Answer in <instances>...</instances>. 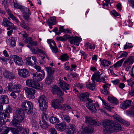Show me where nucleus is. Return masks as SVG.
I'll return each mask as SVG.
<instances>
[{"label":"nucleus","instance_id":"f257e3e1","mask_svg":"<svg viewBox=\"0 0 134 134\" xmlns=\"http://www.w3.org/2000/svg\"><path fill=\"white\" fill-rule=\"evenodd\" d=\"M103 125L104 127V132L105 134L114 131H121L122 130V128L120 124L116 122L113 123L112 121L109 120L104 121Z\"/></svg>","mask_w":134,"mask_h":134},{"label":"nucleus","instance_id":"f03ea898","mask_svg":"<svg viewBox=\"0 0 134 134\" xmlns=\"http://www.w3.org/2000/svg\"><path fill=\"white\" fill-rule=\"evenodd\" d=\"M25 117V115L23 110L18 108H16L15 113L12 120V123L14 126L18 127L20 123L24 122Z\"/></svg>","mask_w":134,"mask_h":134},{"label":"nucleus","instance_id":"7ed1b4c3","mask_svg":"<svg viewBox=\"0 0 134 134\" xmlns=\"http://www.w3.org/2000/svg\"><path fill=\"white\" fill-rule=\"evenodd\" d=\"M21 106L27 114H30L32 112L33 105L31 102L24 100L22 102Z\"/></svg>","mask_w":134,"mask_h":134},{"label":"nucleus","instance_id":"20e7f679","mask_svg":"<svg viewBox=\"0 0 134 134\" xmlns=\"http://www.w3.org/2000/svg\"><path fill=\"white\" fill-rule=\"evenodd\" d=\"M38 101L40 110L43 111H45L48 107L47 100L45 96H40L38 98Z\"/></svg>","mask_w":134,"mask_h":134},{"label":"nucleus","instance_id":"39448f33","mask_svg":"<svg viewBox=\"0 0 134 134\" xmlns=\"http://www.w3.org/2000/svg\"><path fill=\"white\" fill-rule=\"evenodd\" d=\"M33 79H28L26 81V85L28 86L37 89H42V87L40 86V84L36 82Z\"/></svg>","mask_w":134,"mask_h":134},{"label":"nucleus","instance_id":"423d86ee","mask_svg":"<svg viewBox=\"0 0 134 134\" xmlns=\"http://www.w3.org/2000/svg\"><path fill=\"white\" fill-rule=\"evenodd\" d=\"M89 102L86 103V105L87 108L92 112L95 113L97 111V108L99 107L98 104L96 103H93V100L91 99L88 100Z\"/></svg>","mask_w":134,"mask_h":134},{"label":"nucleus","instance_id":"0eeeda50","mask_svg":"<svg viewBox=\"0 0 134 134\" xmlns=\"http://www.w3.org/2000/svg\"><path fill=\"white\" fill-rule=\"evenodd\" d=\"M26 97L30 99H33L35 98L34 96L35 93V89L31 88L25 87L24 88Z\"/></svg>","mask_w":134,"mask_h":134},{"label":"nucleus","instance_id":"6e6552de","mask_svg":"<svg viewBox=\"0 0 134 134\" xmlns=\"http://www.w3.org/2000/svg\"><path fill=\"white\" fill-rule=\"evenodd\" d=\"M2 25L5 27H8L7 28V30H9L10 29L15 30L17 27L16 26L14 25L13 23H12L6 18L3 19Z\"/></svg>","mask_w":134,"mask_h":134},{"label":"nucleus","instance_id":"1a4fd4ad","mask_svg":"<svg viewBox=\"0 0 134 134\" xmlns=\"http://www.w3.org/2000/svg\"><path fill=\"white\" fill-rule=\"evenodd\" d=\"M36 75L35 74H33V78L35 81H40L43 79L44 77L45 73L43 70H41L38 74L37 72Z\"/></svg>","mask_w":134,"mask_h":134},{"label":"nucleus","instance_id":"9d476101","mask_svg":"<svg viewBox=\"0 0 134 134\" xmlns=\"http://www.w3.org/2000/svg\"><path fill=\"white\" fill-rule=\"evenodd\" d=\"M63 101V99L62 97H60L59 99L54 100L52 101L51 105L52 107L55 109H60L61 105L60 104Z\"/></svg>","mask_w":134,"mask_h":134},{"label":"nucleus","instance_id":"9b49d317","mask_svg":"<svg viewBox=\"0 0 134 134\" xmlns=\"http://www.w3.org/2000/svg\"><path fill=\"white\" fill-rule=\"evenodd\" d=\"M18 73L19 76L23 78H27L30 75L29 71L26 68L19 69Z\"/></svg>","mask_w":134,"mask_h":134},{"label":"nucleus","instance_id":"f8f14e48","mask_svg":"<svg viewBox=\"0 0 134 134\" xmlns=\"http://www.w3.org/2000/svg\"><path fill=\"white\" fill-rule=\"evenodd\" d=\"M27 47L29 48L33 53L35 54H41L43 55H45L46 56V58L48 59V57L47 55L46 52L41 49L37 48V50L35 49L34 47H30L29 46H27Z\"/></svg>","mask_w":134,"mask_h":134},{"label":"nucleus","instance_id":"ddd939ff","mask_svg":"<svg viewBox=\"0 0 134 134\" xmlns=\"http://www.w3.org/2000/svg\"><path fill=\"white\" fill-rule=\"evenodd\" d=\"M25 62L26 65H34L37 63L36 58L33 56L27 58Z\"/></svg>","mask_w":134,"mask_h":134},{"label":"nucleus","instance_id":"4468645a","mask_svg":"<svg viewBox=\"0 0 134 134\" xmlns=\"http://www.w3.org/2000/svg\"><path fill=\"white\" fill-rule=\"evenodd\" d=\"M51 91L53 95L57 94V95L62 96L64 94L60 88L57 85H54L52 88Z\"/></svg>","mask_w":134,"mask_h":134},{"label":"nucleus","instance_id":"2eb2a0df","mask_svg":"<svg viewBox=\"0 0 134 134\" xmlns=\"http://www.w3.org/2000/svg\"><path fill=\"white\" fill-rule=\"evenodd\" d=\"M82 39L77 36L71 37L69 40L70 43L75 45L79 46L80 42L82 41Z\"/></svg>","mask_w":134,"mask_h":134},{"label":"nucleus","instance_id":"dca6fc26","mask_svg":"<svg viewBox=\"0 0 134 134\" xmlns=\"http://www.w3.org/2000/svg\"><path fill=\"white\" fill-rule=\"evenodd\" d=\"M12 110V108L9 105H8L6 108L5 110L3 111H2L0 112V114L3 115L5 118L7 117L9 118L10 116L9 113H11Z\"/></svg>","mask_w":134,"mask_h":134},{"label":"nucleus","instance_id":"f3484780","mask_svg":"<svg viewBox=\"0 0 134 134\" xmlns=\"http://www.w3.org/2000/svg\"><path fill=\"white\" fill-rule=\"evenodd\" d=\"M85 122L89 124L94 125L95 126H98L100 124V123L99 122L95 121L90 116L86 117Z\"/></svg>","mask_w":134,"mask_h":134},{"label":"nucleus","instance_id":"a211bd4d","mask_svg":"<svg viewBox=\"0 0 134 134\" xmlns=\"http://www.w3.org/2000/svg\"><path fill=\"white\" fill-rule=\"evenodd\" d=\"M134 62V57L129 56L124 61L123 65L125 67H126L129 65H132Z\"/></svg>","mask_w":134,"mask_h":134},{"label":"nucleus","instance_id":"6ab92c4d","mask_svg":"<svg viewBox=\"0 0 134 134\" xmlns=\"http://www.w3.org/2000/svg\"><path fill=\"white\" fill-rule=\"evenodd\" d=\"M12 57L14 60L15 63L19 66L22 65L23 64L22 58L15 55H13Z\"/></svg>","mask_w":134,"mask_h":134},{"label":"nucleus","instance_id":"aec40b11","mask_svg":"<svg viewBox=\"0 0 134 134\" xmlns=\"http://www.w3.org/2000/svg\"><path fill=\"white\" fill-rule=\"evenodd\" d=\"M66 123L64 122L59 124H57L55 126V128L58 131H62L66 128Z\"/></svg>","mask_w":134,"mask_h":134},{"label":"nucleus","instance_id":"412c9836","mask_svg":"<svg viewBox=\"0 0 134 134\" xmlns=\"http://www.w3.org/2000/svg\"><path fill=\"white\" fill-rule=\"evenodd\" d=\"M58 85L63 90L65 89L68 90L70 87L69 85L68 84L61 80H59Z\"/></svg>","mask_w":134,"mask_h":134},{"label":"nucleus","instance_id":"4be33fe9","mask_svg":"<svg viewBox=\"0 0 134 134\" xmlns=\"http://www.w3.org/2000/svg\"><path fill=\"white\" fill-rule=\"evenodd\" d=\"M132 101L131 100H127L124 101L120 105L121 108L123 109H126L131 105Z\"/></svg>","mask_w":134,"mask_h":134},{"label":"nucleus","instance_id":"5701e85b","mask_svg":"<svg viewBox=\"0 0 134 134\" xmlns=\"http://www.w3.org/2000/svg\"><path fill=\"white\" fill-rule=\"evenodd\" d=\"M100 72L98 71L95 73L93 75L91 79L93 83H94L95 81L97 82H101V80L100 79Z\"/></svg>","mask_w":134,"mask_h":134},{"label":"nucleus","instance_id":"b1692460","mask_svg":"<svg viewBox=\"0 0 134 134\" xmlns=\"http://www.w3.org/2000/svg\"><path fill=\"white\" fill-rule=\"evenodd\" d=\"M4 77L8 79H12L14 78L15 76L13 74L8 71L5 70L3 73Z\"/></svg>","mask_w":134,"mask_h":134},{"label":"nucleus","instance_id":"393cba45","mask_svg":"<svg viewBox=\"0 0 134 134\" xmlns=\"http://www.w3.org/2000/svg\"><path fill=\"white\" fill-rule=\"evenodd\" d=\"M94 128L92 125H88L83 129L84 132L87 133H92L93 132Z\"/></svg>","mask_w":134,"mask_h":134},{"label":"nucleus","instance_id":"a878e982","mask_svg":"<svg viewBox=\"0 0 134 134\" xmlns=\"http://www.w3.org/2000/svg\"><path fill=\"white\" fill-rule=\"evenodd\" d=\"M110 86V84L107 83H106L105 85H103V87L104 90H101V93L106 95H108L109 93L108 89Z\"/></svg>","mask_w":134,"mask_h":134},{"label":"nucleus","instance_id":"bb28decb","mask_svg":"<svg viewBox=\"0 0 134 134\" xmlns=\"http://www.w3.org/2000/svg\"><path fill=\"white\" fill-rule=\"evenodd\" d=\"M59 115L60 117L67 122L69 123L70 122V118L68 115H64L62 112H60Z\"/></svg>","mask_w":134,"mask_h":134},{"label":"nucleus","instance_id":"cd10ccee","mask_svg":"<svg viewBox=\"0 0 134 134\" xmlns=\"http://www.w3.org/2000/svg\"><path fill=\"white\" fill-rule=\"evenodd\" d=\"M69 129L67 131L68 134H74L76 130V127L73 125L70 124L69 125Z\"/></svg>","mask_w":134,"mask_h":134},{"label":"nucleus","instance_id":"c85d7f7f","mask_svg":"<svg viewBox=\"0 0 134 134\" xmlns=\"http://www.w3.org/2000/svg\"><path fill=\"white\" fill-rule=\"evenodd\" d=\"M89 94V93L88 92L82 93L80 95V100L83 102L88 100Z\"/></svg>","mask_w":134,"mask_h":134},{"label":"nucleus","instance_id":"c756f323","mask_svg":"<svg viewBox=\"0 0 134 134\" xmlns=\"http://www.w3.org/2000/svg\"><path fill=\"white\" fill-rule=\"evenodd\" d=\"M7 12L9 16L12 19V20L14 21L17 23H19V20L16 19L15 17L13 15L9 10L8 9L7 10Z\"/></svg>","mask_w":134,"mask_h":134},{"label":"nucleus","instance_id":"7c9ffc66","mask_svg":"<svg viewBox=\"0 0 134 134\" xmlns=\"http://www.w3.org/2000/svg\"><path fill=\"white\" fill-rule=\"evenodd\" d=\"M20 10L25 15H27L28 16H29L30 15V13L29 9L24 6H22L21 7Z\"/></svg>","mask_w":134,"mask_h":134},{"label":"nucleus","instance_id":"2f4dec72","mask_svg":"<svg viewBox=\"0 0 134 134\" xmlns=\"http://www.w3.org/2000/svg\"><path fill=\"white\" fill-rule=\"evenodd\" d=\"M1 103L3 104H7L9 103V99L8 97L5 95L1 96L0 99Z\"/></svg>","mask_w":134,"mask_h":134},{"label":"nucleus","instance_id":"473e14b6","mask_svg":"<svg viewBox=\"0 0 134 134\" xmlns=\"http://www.w3.org/2000/svg\"><path fill=\"white\" fill-rule=\"evenodd\" d=\"M95 83V82H94V83L93 82L92 83L90 82H87L86 85L87 88L91 90H93L96 88V85Z\"/></svg>","mask_w":134,"mask_h":134},{"label":"nucleus","instance_id":"72a5a7b5","mask_svg":"<svg viewBox=\"0 0 134 134\" xmlns=\"http://www.w3.org/2000/svg\"><path fill=\"white\" fill-rule=\"evenodd\" d=\"M8 41L11 47H14L16 46L15 40L14 38L12 37H9Z\"/></svg>","mask_w":134,"mask_h":134},{"label":"nucleus","instance_id":"f704fd0d","mask_svg":"<svg viewBox=\"0 0 134 134\" xmlns=\"http://www.w3.org/2000/svg\"><path fill=\"white\" fill-rule=\"evenodd\" d=\"M108 100L109 102L114 104L116 105L118 103V100L114 97H108Z\"/></svg>","mask_w":134,"mask_h":134},{"label":"nucleus","instance_id":"c9c22d12","mask_svg":"<svg viewBox=\"0 0 134 134\" xmlns=\"http://www.w3.org/2000/svg\"><path fill=\"white\" fill-rule=\"evenodd\" d=\"M46 70L48 76H52L54 72V69L50 67H47L45 68Z\"/></svg>","mask_w":134,"mask_h":134},{"label":"nucleus","instance_id":"e433bc0d","mask_svg":"<svg viewBox=\"0 0 134 134\" xmlns=\"http://www.w3.org/2000/svg\"><path fill=\"white\" fill-rule=\"evenodd\" d=\"M56 18L55 16H53L49 19L47 23L49 26L54 25L55 24Z\"/></svg>","mask_w":134,"mask_h":134},{"label":"nucleus","instance_id":"4c0bfd02","mask_svg":"<svg viewBox=\"0 0 134 134\" xmlns=\"http://www.w3.org/2000/svg\"><path fill=\"white\" fill-rule=\"evenodd\" d=\"M104 107L109 111L111 110V107L109 103L107 102L105 100L102 99Z\"/></svg>","mask_w":134,"mask_h":134},{"label":"nucleus","instance_id":"58836bf2","mask_svg":"<svg viewBox=\"0 0 134 134\" xmlns=\"http://www.w3.org/2000/svg\"><path fill=\"white\" fill-rule=\"evenodd\" d=\"M40 126L42 128L44 129H46L48 128L49 125L47 123V122L45 120H42V121H41L40 122Z\"/></svg>","mask_w":134,"mask_h":134},{"label":"nucleus","instance_id":"ea45409f","mask_svg":"<svg viewBox=\"0 0 134 134\" xmlns=\"http://www.w3.org/2000/svg\"><path fill=\"white\" fill-rule=\"evenodd\" d=\"M125 59V58H122L115 63L112 66H114L115 68H118L120 67Z\"/></svg>","mask_w":134,"mask_h":134},{"label":"nucleus","instance_id":"a19ab883","mask_svg":"<svg viewBox=\"0 0 134 134\" xmlns=\"http://www.w3.org/2000/svg\"><path fill=\"white\" fill-rule=\"evenodd\" d=\"M29 133V130L27 129L23 128H19L18 134H28Z\"/></svg>","mask_w":134,"mask_h":134},{"label":"nucleus","instance_id":"79ce46f5","mask_svg":"<svg viewBox=\"0 0 134 134\" xmlns=\"http://www.w3.org/2000/svg\"><path fill=\"white\" fill-rule=\"evenodd\" d=\"M113 119L120 122L124 124V122H125L119 115L117 114H115L113 115Z\"/></svg>","mask_w":134,"mask_h":134},{"label":"nucleus","instance_id":"37998d69","mask_svg":"<svg viewBox=\"0 0 134 134\" xmlns=\"http://www.w3.org/2000/svg\"><path fill=\"white\" fill-rule=\"evenodd\" d=\"M111 64V62L110 61L105 60H102L101 62V65L104 67L108 66Z\"/></svg>","mask_w":134,"mask_h":134},{"label":"nucleus","instance_id":"c03bdc74","mask_svg":"<svg viewBox=\"0 0 134 134\" xmlns=\"http://www.w3.org/2000/svg\"><path fill=\"white\" fill-rule=\"evenodd\" d=\"M130 75L132 77V78L131 79H130L127 80V81L128 85L132 87L134 84V77H133V75L132 73L130 74Z\"/></svg>","mask_w":134,"mask_h":134},{"label":"nucleus","instance_id":"a18cd8bd","mask_svg":"<svg viewBox=\"0 0 134 134\" xmlns=\"http://www.w3.org/2000/svg\"><path fill=\"white\" fill-rule=\"evenodd\" d=\"M71 109V107L69 105L64 104L61 105L60 109L64 111L70 110Z\"/></svg>","mask_w":134,"mask_h":134},{"label":"nucleus","instance_id":"49530a36","mask_svg":"<svg viewBox=\"0 0 134 134\" xmlns=\"http://www.w3.org/2000/svg\"><path fill=\"white\" fill-rule=\"evenodd\" d=\"M50 122L52 123H58L59 122L58 118L52 116L49 118Z\"/></svg>","mask_w":134,"mask_h":134},{"label":"nucleus","instance_id":"de8ad7c7","mask_svg":"<svg viewBox=\"0 0 134 134\" xmlns=\"http://www.w3.org/2000/svg\"><path fill=\"white\" fill-rule=\"evenodd\" d=\"M21 86L20 85H14L13 86V91L18 93L20 91Z\"/></svg>","mask_w":134,"mask_h":134},{"label":"nucleus","instance_id":"09e8293b","mask_svg":"<svg viewBox=\"0 0 134 134\" xmlns=\"http://www.w3.org/2000/svg\"><path fill=\"white\" fill-rule=\"evenodd\" d=\"M47 42L51 48L56 46L54 41L52 40L48 39Z\"/></svg>","mask_w":134,"mask_h":134},{"label":"nucleus","instance_id":"8fccbe9b","mask_svg":"<svg viewBox=\"0 0 134 134\" xmlns=\"http://www.w3.org/2000/svg\"><path fill=\"white\" fill-rule=\"evenodd\" d=\"M53 79V76H48L45 80V82L47 84H50L52 83Z\"/></svg>","mask_w":134,"mask_h":134},{"label":"nucleus","instance_id":"3c124183","mask_svg":"<svg viewBox=\"0 0 134 134\" xmlns=\"http://www.w3.org/2000/svg\"><path fill=\"white\" fill-rule=\"evenodd\" d=\"M5 123V122L3 118L0 116V132L2 131L4 129L2 125Z\"/></svg>","mask_w":134,"mask_h":134},{"label":"nucleus","instance_id":"603ef678","mask_svg":"<svg viewBox=\"0 0 134 134\" xmlns=\"http://www.w3.org/2000/svg\"><path fill=\"white\" fill-rule=\"evenodd\" d=\"M32 123V128L33 129L35 130H37L38 129L39 126L37 121L36 120H35L34 121H33Z\"/></svg>","mask_w":134,"mask_h":134},{"label":"nucleus","instance_id":"864d4df0","mask_svg":"<svg viewBox=\"0 0 134 134\" xmlns=\"http://www.w3.org/2000/svg\"><path fill=\"white\" fill-rule=\"evenodd\" d=\"M21 23H20V25L22 27L27 30H30L29 27L27 25L24 23V21L23 20H21Z\"/></svg>","mask_w":134,"mask_h":134},{"label":"nucleus","instance_id":"5fc2aeb1","mask_svg":"<svg viewBox=\"0 0 134 134\" xmlns=\"http://www.w3.org/2000/svg\"><path fill=\"white\" fill-rule=\"evenodd\" d=\"M24 40L25 42L27 44H30L32 40V38L31 37H27L25 38V39L24 38Z\"/></svg>","mask_w":134,"mask_h":134},{"label":"nucleus","instance_id":"6e6d98bb","mask_svg":"<svg viewBox=\"0 0 134 134\" xmlns=\"http://www.w3.org/2000/svg\"><path fill=\"white\" fill-rule=\"evenodd\" d=\"M68 57L67 55L66 54H64L61 56V60L63 61H65L67 60L68 59Z\"/></svg>","mask_w":134,"mask_h":134},{"label":"nucleus","instance_id":"4d7b16f0","mask_svg":"<svg viewBox=\"0 0 134 134\" xmlns=\"http://www.w3.org/2000/svg\"><path fill=\"white\" fill-rule=\"evenodd\" d=\"M10 130L13 134H18L19 130H18L14 128L10 127Z\"/></svg>","mask_w":134,"mask_h":134},{"label":"nucleus","instance_id":"13d9d810","mask_svg":"<svg viewBox=\"0 0 134 134\" xmlns=\"http://www.w3.org/2000/svg\"><path fill=\"white\" fill-rule=\"evenodd\" d=\"M50 134H57V131L54 128H52L49 129L48 131Z\"/></svg>","mask_w":134,"mask_h":134},{"label":"nucleus","instance_id":"bf43d9fd","mask_svg":"<svg viewBox=\"0 0 134 134\" xmlns=\"http://www.w3.org/2000/svg\"><path fill=\"white\" fill-rule=\"evenodd\" d=\"M18 93L16 92L13 91L11 93L10 95L12 98L15 99L16 98L17 95Z\"/></svg>","mask_w":134,"mask_h":134},{"label":"nucleus","instance_id":"052dcab7","mask_svg":"<svg viewBox=\"0 0 134 134\" xmlns=\"http://www.w3.org/2000/svg\"><path fill=\"white\" fill-rule=\"evenodd\" d=\"M13 86L12 84L11 83H9L7 87L8 90L9 91H12L13 90Z\"/></svg>","mask_w":134,"mask_h":134},{"label":"nucleus","instance_id":"680f3d73","mask_svg":"<svg viewBox=\"0 0 134 134\" xmlns=\"http://www.w3.org/2000/svg\"><path fill=\"white\" fill-rule=\"evenodd\" d=\"M51 49L54 53H57L58 52V49L56 46L51 48Z\"/></svg>","mask_w":134,"mask_h":134},{"label":"nucleus","instance_id":"e2e57ef3","mask_svg":"<svg viewBox=\"0 0 134 134\" xmlns=\"http://www.w3.org/2000/svg\"><path fill=\"white\" fill-rule=\"evenodd\" d=\"M132 47V45L131 43H126L125 45L124 48V49H126L127 48H131Z\"/></svg>","mask_w":134,"mask_h":134},{"label":"nucleus","instance_id":"0e129e2a","mask_svg":"<svg viewBox=\"0 0 134 134\" xmlns=\"http://www.w3.org/2000/svg\"><path fill=\"white\" fill-rule=\"evenodd\" d=\"M111 82L114 85H118L120 82L119 80L116 79L114 80H112Z\"/></svg>","mask_w":134,"mask_h":134},{"label":"nucleus","instance_id":"69168bd1","mask_svg":"<svg viewBox=\"0 0 134 134\" xmlns=\"http://www.w3.org/2000/svg\"><path fill=\"white\" fill-rule=\"evenodd\" d=\"M14 7L15 8L19 9H20L21 7H22V6L21 5L19 4H18L16 3H15V2H14Z\"/></svg>","mask_w":134,"mask_h":134},{"label":"nucleus","instance_id":"338daca9","mask_svg":"<svg viewBox=\"0 0 134 134\" xmlns=\"http://www.w3.org/2000/svg\"><path fill=\"white\" fill-rule=\"evenodd\" d=\"M128 1L130 5L134 8V0H128Z\"/></svg>","mask_w":134,"mask_h":134},{"label":"nucleus","instance_id":"774afa93","mask_svg":"<svg viewBox=\"0 0 134 134\" xmlns=\"http://www.w3.org/2000/svg\"><path fill=\"white\" fill-rule=\"evenodd\" d=\"M10 130V127H7V129L4 131L3 132L1 133L0 134H7Z\"/></svg>","mask_w":134,"mask_h":134}]
</instances>
